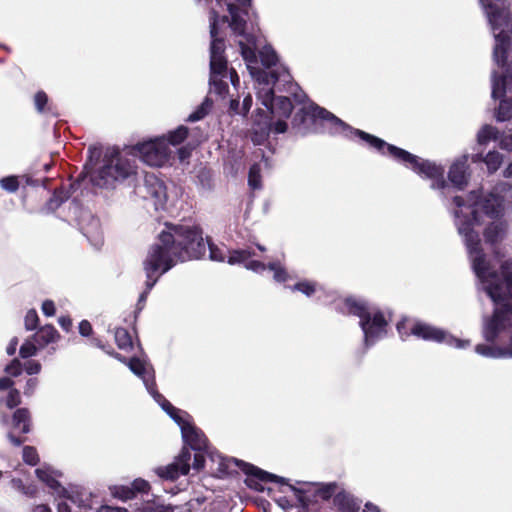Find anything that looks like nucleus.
I'll return each mask as SVG.
<instances>
[{
	"instance_id": "nucleus-1",
	"label": "nucleus",
	"mask_w": 512,
	"mask_h": 512,
	"mask_svg": "<svg viewBox=\"0 0 512 512\" xmlns=\"http://www.w3.org/2000/svg\"><path fill=\"white\" fill-rule=\"evenodd\" d=\"M292 128L301 136L309 133L327 132L332 135H342L349 139L359 137L368 143L370 147L375 148L384 155H390L416 174L431 179L432 189L441 190L442 193L449 189V185L444 179V168L441 165L422 159L367 132L355 129L331 112L314 103L303 106L295 114L292 120Z\"/></svg>"
},
{
	"instance_id": "nucleus-2",
	"label": "nucleus",
	"mask_w": 512,
	"mask_h": 512,
	"mask_svg": "<svg viewBox=\"0 0 512 512\" xmlns=\"http://www.w3.org/2000/svg\"><path fill=\"white\" fill-rule=\"evenodd\" d=\"M474 273L481 289L494 303L490 316H483L482 337L487 342L477 344L475 352L491 359L512 358V261L502 265L503 281L481 261L479 253H472Z\"/></svg>"
},
{
	"instance_id": "nucleus-3",
	"label": "nucleus",
	"mask_w": 512,
	"mask_h": 512,
	"mask_svg": "<svg viewBox=\"0 0 512 512\" xmlns=\"http://www.w3.org/2000/svg\"><path fill=\"white\" fill-rule=\"evenodd\" d=\"M505 189L506 184L501 183L485 195L482 194V190H473L466 198L462 196L453 197V203L456 206L454 210L455 225L459 235L463 237L472 269L474 270L472 252L473 254L479 253L483 264L488 266L490 271L496 273L500 281H503L504 278L502 266H500L501 271L498 273L483 252L479 233L475 230V227L480 225V212L494 219L484 229V238L485 242L492 246L495 257L500 258L501 255L494 246L500 243L507 233V223L500 218L504 211V197L501 195V192ZM508 261H512V259H508ZM505 262H507V260L502 262L501 265Z\"/></svg>"
},
{
	"instance_id": "nucleus-4",
	"label": "nucleus",
	"mask_w": 512,
	"mask_h": 512,
	"mask_svg": "<svg viewBox=\"0 0 512 512\" xmlns=\"http://www.w3.org/2000/svg\"><path fill=\"white\" fill-rule=\"evenodd\" d=\"M252 0H216L220 7L225 6L229 16H220V12L215 6L210 7L209 27H210V91L219 96H224L228 92L227 79L236 88L239 85V76L231 68L228 70V63L225 57V37L221 32V27L225 24L231 28L233 34L240 37L238 44L242 54L241 42H246L248 35L256 38L255 54L260 61L259 37L256 34L257 16L252 9Z\"/></svg>"
},
{
	"instance_id": "nucleus-5",
	"label": "nucleus",
	"mask_w": 512,
	"mask_h": 512,
	"mask_svg": "<svg viewBox=\"0 0 512 512\" xmlns=\"http://www.w3.org/2000/svg\"><path fill=\"white\" fill-rule=\"evenodd\" d=\"M241 46L243 60L256 83L258 100L273 116L288 118L293 109L290 97H276L275 93L287 92L297 103H303L306 94L292 81L289 71L278 64L277 54L271 46L266 45L261 49L260 61L255 54L256 38L253 35H248Z\"/></svg>"
},
{
	"instance_id": "nucleus-6",
	"label": "nucleus",
	"mask_w": 512,
	"mask_h": 512,
	"mask_svg": "<svg viewBox=\"0 0 512 512\" xmlns=\"http://www.w3.org/2000/svg\"><path fill=\"white\" fill-rule=\"evenodd\" d=\"M206 252L202 231L197 226L166 225L148 250L143 262L146 274L145 290L141 301L147 300L159 277L174 267L177 262L201 258Z\"/></svg>"
},
{
	"instance_id": "nucleus-7",
	"label": "nucleus",
	"mask_w": 512,
	"mask_h": 512,
	"mask_svg": "<svg viewBox=\"0 0 512 512\" xmlns=\"http://www.w3.org/2000/svg\"><path fill=\"white\" fill-rule=\"evenodd\" d=\"M479 1L495 38L493 60L499 68L503 69L501 74L493 70L491 75V96L495 100L501 99L496 119L499 122L509 121L512 119V99L503 97L507 91L512 90V67L507 64V54L512 48V16L501 0Z\"/></svg>"
},
{
	"instance_id": "nucleus-8",
	"label": "nucleus",
	"mask_w": 512,
	"mask_h": 512,
	"mask_svg": "<svg viewBox=\"0 0 512 512\" xmlns=\"http://www.w3.org/2000/svg\"><path fill=\"white\" fill-rule=\"evenodd\" d=\"M343 305L348 314L359 318V327L363 332V353L386 337L389 323L378 306L355 297L346 298Z\"/></svg>"
},
{
	"instance_id": "nucleus-9",
	"label": "nucleus",
	"mask_w": 512,
	"mask_h": 512,
	"mask_svg": "<svg viewBox=\"0 0 512 512\" xmlns=\"http://www.w3.org/2000/svg\"><path fill=\"white\" fill-rule=\"evenodd\" d=\"M134 159L124 158L117 150L107 153L103 165L91 175V182L100 188H113L115 183L136 174Z\"/></svg>"
},
{
	"instance_id": "nucleus-10",
	"label": "nucleus",
	"mask_w": 512,
	"mask_h": 512,
	"mask_svg": "<svg viewBox=\"0 0 512 512\" xmlns=\"http://www.w3.org/2000/svg\"><path fill=\"white\" fill-rule=\"evenodd\" d=\"M218 457H219L220 463H235L236 466H238L246 474L247 478L245 480V483L251 489H254L256 491H263L264 490L263 483L275 482L280 485H286L289 488V490H291L294 493L295 497L301 504H307L310 501V499L306 496V493L304 490L297 488L294 485L288 484V479H286L284 477H280L275 474L266 472L256 466L246 463L242 460L223 459L220 456H218Z\"/></svg>"
},
{
	"instance_id": "nucleus-11",
	"label": "nucleus",
	"mask_w": 512,
	"mask_h": 512,
	"mask_svg": "<svg viewBox=\"0 0 512 512\" xmlns=\"http://www.w3.org/2000/svg\"><path fill=\"white\" fill-rule=\"evenodd\" d=\"M229 253L227 262L231 265L243 264L248 270L256 273H262L266 269L273 272V278L276 282L282 283L288 279L286 270L281 266L279 262H271L265 265L263 262L258 260H251L252 256H255V252L252 248L248 247L245 249L227 250Z\"/></svg>"
},
{
	"instance_id": "nucleus-12",
	"label": "nucleus",
	"mask_w": 512,
	"mask_h": 512,
	"mask_svg": "<svg viewBox=\"0 0 512 512\" xmlns=\"http://www.w3.org/2000/svg\"><path fill=\"white\" fill-rule=\"evenodd\" d=\"M180 427L182 438L185 444L189 445V450L206 451L208 449V440L204 433L195 427L189 420L190 416L174 407L172 409H163Z\"/></svg>"
},
{
	"instance_id": "nucleus-13",
	"label": "nucleus",
	"mask_w": 512,
	"mask_h": 512,
	"mask_svg": "<svg viewBox=\"0 0 512 512\" xmlns=\"http://www.w3.org/2000/svg\"><path fill=\"white\" fill-rule=\"evenodd\" d=\"M133 150L144 163L152 167H162L171 155L165 135L140 142Z\"/></svg>"
},
{
	"instance_id": "nucleus-14",
	"label": "nucleus",
	"mask_w": 512,
	"mask_h": 512,
	"mask_svg": "<svg viewBox=\"0 0 512 512\" xmlns=\"http://www.w3.org/2000/svg\"><path fill=\"white\" fill-rule=\"evenodd\" d=\"M129 369L143 380L148 393L162 409H172V404L156 389L154 370L150 364L137 357H132L127 363Z\"/></svg>"
},
{
	"instance_id": "nucleus-15",
	"label": "nucleus",
	"mask_w": 512,
	"mask_h": 512,
	"mask_svg": "<svg viewBox=\"0 0 512 512\" xmlns=\"http://www.w3.org/2000/svg\"><path fill=\"white\" fill-rule=\"evenodd\" d=\"M135 191L143 199L152 201L155 210L165 208L167 201L166 187L154 173H145L143 183L138 184Z\"/></svg>"
},
{
	"instance_id": "nucleus-16",
	"label": "nucleus",
	"mask_w": 512,
	"mask_h": 512,
	"mask_svg": "<svg viewBox=\"0 0 512 512\" xmlns=\"http://www.w3.org/2000/svg\"><path fill=\"white\" fill-rule=\"evenodd\" d=\"M411 334L426 341L443 342L459 349L466 348L470 345L469 340L456 338L443 329L422 322H417L413 325Z\"/></svg>"
},
{
	"instance_id": "nucleus-17",
	"label": "nucleus",
	"mask_w": 512,
	"mask_h": 512,
	"mask_svg": "<svg viewBox=\"0 0 512 512\" xmlns=\"http://www.w3.org/2000/svg\"><path fill=\"white\" fill-rule=\"evenodd\" d=\"M191 452L188 447H183L175 461L166 465L159 466L154 469L155 474L163 479L174 481L181 475H187L190 470Z\"/></svg>"
},
{
	"instance_id": "nucleus-18",
	"label": "nucleus",
	"mask_w": 512,
	"mask_h": 512,
	"mask_svg": "<svg viewBox=\"0 0 512 512\" xmlns=\"http://www.w3.org/2000/svg\"><path fill=\"white\" fill-rule=\"evenodd\" d=\"M80 230L89 242L98 246L102 243V232L100 220L91 212L84 211L79 220Z\"/></svg>"
},
{
	"instance_id": "nucleus-19",
	"label": "nucleus",
	"mask_w": 512,
	"mask_h": 512,
	"mask_svg": "<svg viewBox=\"0 0 512 512\" xmlns=\"http://www.w3.org/2000/svg\"><path fill=\"white\" fill-rule=\"evenodd\" d=\"M258 114L254 119L252 128V141L255 144L264 143L272 131V119L261 109H258Z\"/></svg>"
},
{
	"instance_id": "nucleus-20",
	"label": "nucleus",
	"mask_w": 512,
	"mask_h": 512,
	"mask_svg": "<svg viewBox=\"0 0 512 512\" xmlns=\"http://www.w3.org/2000/svg\"><path fill=\"white\" fill-rule=\"evenodd\" d=\"M469 156L464 155L461 159L455 161L448 172V179L454 188L462 190L467 185V161Z\"/></svg>"
},
{
	"instance_id": "nucleus-21",
	"label": "nucleus",
	"mask_w": 512,
	"mask_h": 512,
	"mask_svg": "<svg viewBox=\"0 0 512 512\" xmlns=\"http://www.w3.org/2000/svg\"><path fill=\"white\" fill-rule=\"evenodd\" d=\"M60 496L70 500L71 503L75 504L84 512L94 508L92 493L84 488L71 487L70 489H67L66 494H61Z\"/></svg>"
},
{
	"instance_id": "nucleus-22",
	"label": "nucleus",
	"mask_w": 512,
	"mask_h": 512,
	"mask_svg": "<svg viewBox=\"0 0 512 512\" xmlns=\"http://www.w3.org/2000/svg\"><path fill=\"white\" fill-rule=\"evenodd\" d=\"M471 161L473 163H479L483 161L486 164L488 171L493 173L500 168L503 162V157L499 152L493 150L489 151L485 157H483L481 152L473 154L471 156Z\"/></svg>"
},
{
	"instance_id": "nucleus-23",
	"label": "nucleus",
	"mask_w": 512,
	"mask_h": 512,
	"mask_svg": "<svg viewBox=\"0 0 512 512\" xmlns=\"http://www.w3.org/2000/svg\"><path fill=\"white\" fill-rule=\"evenodd\" d=\"M333 503L341 512H359L360 509V502L347 492L337 493Z\"/></svg>"
},
{
	"instance_id": "nucleus-24",
	"label": "nucleus",
	"mask_w": 512,
	"mask_h": 512,
	"mask_svg": "<svg viewBox=\"0 0 512 512\" xmlns=\"http://www.w3.org/2000/svg\"><path fill=\"white\" fill-rule=\"evenodd\" d=\"M31 419L27 408L17 409L12 417V427L15 432L27 434L30 432Z\"/></svg>"
},
{
	"instance_id": "nucleus-25",
	"label": "nucleus",
	"mask_w": 512,
	"mask_h": 512,
	"mask_svg": "<svg viewBox=\"0 0 512 512\" xmlns=\"http://www.w3.org/2000/svg\"><path fill=\"white\" fill-rule=\"evenodd\" d=\"M58 337L59 334L54 326L45 325L32 336V339L39 348H44L46 345L55 342Z\"/></svg>"
},
{
	"instance_id": "nucleus-26",
	"label": "nucleus",
	"mask_w": 512,
	"mask_h": 512,
	"mask_svg": "<svg viewBox=\"0 0 512 512\" xmlns=\"http://www.w3.org/2000/svg\"><path fill=\"white\" fill-rule=\"evenodd\" d=\"M150 489V484L148 481L138 478L132 482L131 487H122L120 497L124 500L132 499L135 496V493H147Z\"/></svg>"
},
{
	"instance_id": "nucleus-27",
	"label": "nucleus",
	"mask_w": 512,
	"mask_h": 512,
	"mask_svg": "<svg viewBox=\"0 0 512 512\" xmlns=\"http://www.w3.org/2000/svg\"><path fill=\"white\" fill-rule=\"evenodd\" d=\"M35 474L40 481L44 482L49 488H51L59 495L66 494L67 488L62 487L61 484L51 475L48 470L38 468L35 470Z\"/></svg>"
},
{
	"instance_id": "nucleus-28",
	"label": "nucleus",
	"mask_w": 512,
	"mask_h": 512,
	"mask_svg": "<svg viewBox=\"0 0 512 512\" xmlns=\"http://www.w3.org/2000/svg\"><path fill=\"white\" fill-rule=\"evenodd\" d=\"M498 130L491 125H484L477 133L478 145H486L491 140L498 139Z\"/></svg>"
},
{
	"instance_id": "nucleus-29",
	"label": "nucleus",
	"mask_w": 512,
	"mask_h": 512,
	"mask_svg": "<svg viewBox=\"0 0 512 512\" xmlns=\"http://www.w3.org/2000/svg\"><path fill=\"white\" fill-rule=\"evenodd\" d=\"M213 102L206 97L204 101L186 119L187 122H196L203 119L211 110Z\"/></svg>"
},
{
	"instance_id": "nucleus-30",
	"label": "nucleus",
	"mask_w": 512,
	"mask_h": 512,
	"mask_svg": "<svg viewBox=\"0 0 512 512\" xmlns=\"http://www.w3.org/2000/svg\"><path fill=\"white\" fill-rule=\"evenodd\" d=\"M188 136V128L184 125L178 126L176 129L170 131L166 137L168 146H176L181 144Z\"/></svg>"
},
{
	"instance_id": "nucleus-31",
	"label": "nucleus",
	"mask_w": 512,
	"mask_h": 512,
	"mask_svg": "<svg viewBox=\"0 0 512 512\" xmlns=\"http://www.w3.org/2000/svg\"><path fill=\"white\" fill-rule=\"evenodd\" d=\"M248 185L252 189L261 188V167L260 164L254 163L249 168Z\"/></svg>"
},
{
	"instance_id": "nucleus-32",
	"label": "nucleus",
	"mask_w": 512,
	"mask_h": 512,
	"mask_svg": "<svg viewBox=\"0 0 512 512\" xmlns=\"http://www.w3.org/2000/svg\"><path fill=\"white\" fill-rule=\"evenodd\" d=\"M10 484L12 488L29 497H33L37 492V488L35 485H25L23 481L19 478H13L10 481Z\"/></svg>"
},
{
	"instance_id": "nucleus-33",
	"label": "nucleus",
	"mask_w": 512,
	"mask_h": 512,
	"mask_svg": "<svg viewBox=\"0 0 512 512\" xmlns=\"http://www.w3.org/2000/svg\"><path fill=\"white\" fill-rule=\"evenodd\" d=\"M115 341L120 349H127L132 346L131 336L125 328L116 329Z\"/></svg>"
},
{
	"instance_id": "nucleus-34",
	"label": "nucleus",
	"mask_w": 512,
	"mask_h": 512,
	"mask_svg": "<svg viewBox=\"0 0 512 512\" xmlns=\"http://www.w3.org/2000/svg\"><path fill=\"white\" fill-rule=\"evenodd\" d=\"M34 105L39 113H45L51 110V107L48 106V96L44 91H38L35 94Z\"/></svg>"
},
{
	"instance_id": "nucleus-35",
	"label": "nucleus",
	"mask_w": 512,
	"mask_h": 512,
	"mask_svg": "<svg viewBox=\"0 0 512 512\" xmlns=\"http://www.w3.org/2000/svg\"><path fill=\"white\" fill-rule=\"evenodd\" d=\"M23 461L31 466H35L39 462L37 450L33 446H25L22 452Z\"/></svg>"
},
{
	"instance_id": "nucleus-36",
	"label": "nucleus",
	"mask_w": 512,
	"mask_h": 512,
	"mask_svg": "<svg viewBox=\"0 0 512 512\" xmlns=\"http://www.w3.org/2000/svg\"><path fill=\"white\" fill-rule=\"evenodd\" d=\"M37 343L34 342V340L28 339L26 340L20 347L19 354L22 358L26 359L31 356L36 355L37 349H38Z\"/></svg>"
},
{
	"instance_id": "nucleus-37",
	"label": "nucleus",
	"mask_w": 512,
	"mask_h": 512,
	"mask_svg": "<svg viewBox=\"0 0 512 512\" xmlns=\"http://www.w3.org/2000/svg\"><path fill=\"white\" fill-rule=\"evenodd\" d=\"M293 291H299L306 296H312L316 291V285L309 281L298 282L291 287Z\"/></svg>"
},
{
	"instance_id": "nucleus-38",
	"label": "nucleus",
	"mask_w": 512,
	"mask_h": 512,
	"mask_svg": "<svg viewBox=\"0 0 512 512\" xmlns=\"http://www.w3.org/2000/svg\"><path fill=\"white\" fill-rule=\"evenodd\" d=\"M209 248V257L213 261L223 262L226 259L225 250L213 244L209 240L207 241Z\"/></svg>"
},
{
	"instance_id": "nucleus-39",
	"label": "nucleus",
	"mask_w": 512,
	"mask_h": 512,
	"mask_svg": "<svg viewBox=\"0 0 512 512\" xmlns=\"http://www.w3.org/2000/svg\"><path fill=\"white\" fill-rule=\"evenodd\" d=\"M0 185L4 190L10 193L16 192L19 188V182L15 176H7L2 178L0 180Z\"/></svg>"
},
{
	"instance_id": "nucleus-40",
	"label": "nucleus",
	"mask_w": 512,
	"mask_h": 512,
	"mask_svg": "<svg viewBox=\"0 0 512 512\" xmlns=\"http://www.w3.org/2000/svg\"><path fill=\"white\" fill-rule=\"evenodd\" d=\"M38 314L35 309H31L26 313L24 324L27 330H34L38 325Z\"/></svg>"
},
{
	"instance_id": "nucleus-41",
	"label": "nucleus",
	"mask_w": 512,
	"mask_h": 512,
	"mask_svg": "<svg viewBox=\"0 0 512 512\" xmlns=\"http://www.w3.org/2000/svg\"><path fill=\"white\" fill-rule=\"evenodd\" d=\"M5 372L13 377H17L22 372V364L21 362L15 358L13 359L6 367Z\"/></svg>"
},
{
	"instance_id": "nucleus-42",
	"label": "nucleus",
	"mask_w": 512,
	"mask_h": 512,
	"mask_svg": "<svg viewBox=\"0 0 512 512\" xmlns=\"http://www.w3.org/2000/svg\"><path fill=\"white\" fill-rule=\"evenodd\" d=\"M21 402L20 392L17 389H10L6 398V405L12 409L19 405Z\"/></svg>"
},
{
	"instance_id": "nucleus-43",
	"label": "nucleus",
	"mask_w": 512,
	"mask_h": 512,
	"mask_svg": "<svg viewBox=\"0 0 512 512\" xmlns=\"http://www.w3.org/2000/svg\"><path fill=\"white\" fill-rule=\"evenodd\" d=\"M194 460H193V468L197 471L201 470L205 464V453H209L208 449L206 451H195Z\"/></svg>"
},
{
	"instance_id": "nucleus-44",
	"label": "nucleus",
	"mask_w": 512,
	"mask_h": 512,
	"mask_svg": "<svg viewBox=\"0 0 512 512\" xmlns=\"http://www.w3.org/2000/svg\"><path fill=\"white\" fill-rule=\"evenodd\" d=\"M335 490L336 484L329 483L319 490L320 497L324 500H327L335 493Z\"/></svg>"
},
{
	"instance_id": "nucleus-45",
	"label": "nucleus",
	"mask_w": 512,
	"mask_h": 512,
	"mask_svg": "<svg viewBox=\"0 0 512 512\" xmlns=\"http://www.w3.org/2000/svg\"><path fill=\"white\" fill-rule=\"evenodd\" d=\"M102 150L100 147L97 146H90L88 149V160L89 163L92 165L93 161H98L101 157Z\"/></svg>"
},
{
	"instance_id": "nucleus-46",
	"label": "nucleus",
	"mask_w": 512,
	"mask_h": 512,
	"mask_svg": "<svg viewBox=\"0 0 512 512\" xmlns=\"http://www.w3.org/2000/svg\"><path fill=\"white\" fill-rule=\"evenodd\" d=\"M25 371L29 375L38 374L41 371V364L37 361H28L25 364Z\"/></svg>"
},
{
	"instance_id": "nucleus-47",
	"label": "nucleus",
	"mask_w": 512,
	"mask_h": 512,
	"mask_svg": "<svg viewBox=\"0 0 512 512\" xmlns=\"http://www.w3.org/2000/svg\"><path fill=\"white\" fill-rule=\"evenodd\" d=\"M64 202V198L57 193H54L53 196L47 203L48 209L55 210Z\"/></svg>"
},
{
	"instance_id": "nucleus-48",
	"label": "nucleus",
	"mask_w": 512,
	"mask_h": 512,
	"mask_svg": "<svg viewBox=\"0 0 512 512\" xmlns=\"http://www.w3.org/2000/svg\"><path fill=\"white\" fill-rule=\"evenodd\" d=\"M42 312L45 316H53L55 314V304L52 300H45L42 303Z\"/></svg>"
},
{
	"instance_id": "nucleus-49",
	"label": "nucleus",
	"mask_w": 512,
	"mask_h": 512,
	"mask_svg": "<svg viewBox=\"0 0 512 512\" xmlns=\"http://www.w3.org/2000/svg\"><path fill=\"white\" fill-rule=\"evenodd\" d=\"M199 181L202 187L206 190H210L212 188L211 179L209 172L203 171L198 176Z\"/></svg>"
},
{
	"instance_id": "nucleus-50",
	"label": "nucleus",
	"mask_w": 512,
	"mask_h": 512,
	"mask_svg": "<svg viewBox=\"0 0 512 512\" xmlns=\"http://www.w3.org/2000/svg\"><path fill=\"white\" fill-rule=\"evenodd\" d=\"M38 385V380L36 378H30L26 382L25 388H24V394L27 396H31L34 391L36 390Z\"/></svg>"
},
{
	"instance_id": "nucleus-51",
	"label": "nucleus",
	"mask_w": 512,
	"mask_h": 512,
	"mask_svg": "<svg viewBox=\"0 0 512 512\" xmlns=\"http://www.w3.org/2000/svg\"><path fill=\"white\" fill-rule=\"evenodd\" d=\"M499 146L503 150L512 151V135H503L499 139Z\"/></svg>"
},
{
	"instance_id": "nucleus-52",
	"label": "nucleus",
	"mask_w": 512,
	"mask_h": 512,
	"mask_svg": "<svg viewBox=\"0 0 512 512\" xmlns=\"http://www.w3.org/2000/svg\"><path fill=\"white\" fill-rule=\"evenodd\" d=\"M92 326L90 324L89 321L87 320H82L79 324V333L84 336V337H87L89 335H91L92 333Z\"/></svg>"
},
{
	"instance_id": "nucleus-53",
	"label": "nucleus",
	"mask_w": 512,
	"mask_h": 512,
	"mask_svg": "<svg viewBox=\"0 0 512 512\" xmlns=\"http://www.w3.org/2000/svg\"><path fill=\"white\" fill-rule=\"evenodd\" d=\"M287 128L288 125L284 120L279 119L275 123L272 122V131H274L276 134L286 132Z\"/></svg>"
},
{
	"instance_id": "nucleus-54",
	"label": "nucleus",
	"mask_w": 512,
	"mask_h": 512,
	"mask_svg": "<svg viewBox=\"0 0 512 512\" xmlns=\"http://www.w3.org/2000/svg\"><path fill=\"white\" fill-rule=\"evenodd\" d=\"M58 323H59L60 327L66 332H69L72 327V320L68 316L59 317Z\"/></svg>"
},
{
	"instance_id": "nucleus-55",
	"label": "nucleus",
	"mask_w": 512,
	"mask_h": 512,
	"mask_svg": "<svg viewBox=\"0 0 512 512\" xmlns=\"http://www.w3.org/2000/svg\"><path fill=\"white\" fill-rule=\"evenodd\" d=\"M7 437L14 446H20L26 441V437H18L14 432H8Z\"/></svg>"
},
{
	"instance_id": "nucleus-56",
	"label": "nucleus",
	"mask_w": 512,
	"mask_h": 512,
	"mask_svg": "<svg viewBox=\"0 0 512 512\" xmlns=\"http://www.w3.org/2000/svg\"><path fill=\"white\" fill-rule=\"evenodd\" d=\"M251 106H252V96L250 94H248L247 96L244 97L242 106H241L243 116H245L249 112Z\"/></svg>"
},
{
	"instance_id": "nucleus-57",
	"label": "nucleus",
	"mask_w": 512,
	"mask_h": 512,
	"mask_svg": "<svg viewBox=\"0 0 512 512\" xmlns=\"http://www.w3.org/2000/svg\"><path fill=\"white\" fill-rule=\"evenodd\" d=\"M17 346H18V338L17 337H13L7 348H6V352L9 356H12L15 354L16 350H17Z\"/></svg>"
},
{
	"instance_id": "nucleus-58",
	"label": "nucleus",
	"mask_w": 512,
	"mask_h": 512,
	"mask_svg": "<svg viewBox=\"0 0 512 512\" xmlns=\"http://www.w3.org/2000/svg\"><path fill=\"white\" fill-rule=\"evenodd\" d=\"M13 385H14V381L12 379H10L9 377L0 378V391L12 389Z\"/></svg>"
},
{
	"instance_id": "nucleus-59",
	"label": "nucleus",
	"mask_w": 512,
	"mask_h": 512,
	"mask_svg": "<svg viewBox=\"0 0 512 512\" xmlns=\"http://www.w3.org/2000/svg\"><path fill=\"white\" fill-rule=\"evenodd\" d=\"M230 110L235 114L243 115L242 107H240L239 101L236 99L230 101Z\"/></svg>"
},
{
	"instance_id": "nucleus-60",
	"label": "nucleus",
	"mask_w": 512,
	"mask_h": 512,
	"mask_svg": "<svg viewBox=\"0 0 512 512\" xmlns=\"http://www.w3.org/2000/svg\"><path fill=\"white\" fill-rule=\"evenodd\" d=\"M91 344L104 350L107 354H110V350L106 347V345L103 344L102 340L99 338H93L91 340Z\"/></svg>"
},
{
	"instance_id": "nucleus-61",
	"label": "nucleus",
	"mask_w": 512,
	"mask_h": 512,
	"mask_svg": "<svg viewBox=\"0 0 512 512\" xmlns=\"http://www.w3.org/2000/svg\"><path fill=\"white\" fill-rule=\"evenodd\" d=\"M100 512H128L125 508L103 506Z\"/></svg>"
},
{
	"instance_id": "nucleus-62",
	"label": "nucleus",
	"mask_w": 512,
	"mask_h": 512,
	"mask_svg": "<svg viewBox=\"0 0 512 512\" xmlns=\"http://www.w3.org/2000/svg\"><path fill=\"white\" fill-rule=\"evenodd\" d=\"M32 512H52L51 508L47 505L40 504L33 508Z\"/></svg>"
},
{
	"instance_id": "nucleus-63",
	"label": "nucleus",
	"mask_w": 512,
	"mask_h": 512,
	"mask_svg": "<svg viewBox=\"0 0 512 512\" xmlns=\"http://www.w3.org/2000/svg\"><path fill=\"white\" fill-rule=\"evenodd\" d=\"M363 512H380V509L378 506L368 502L366 503Z\"/></svg>"
},
{
	"instance_id": "nucleus-64",
	"label": "nucleus",
	"mask_w": 512,
	"mask_h": 512,
	"mask_svg": "<svg viewBox=\"0 0 512 512\" xmlns=\"http://www.w3.org/2000/svg\"><path fill=\"white\" fill-rule=\"evenodd\" d=\"M109 355H112L113 357H115L116 359H118L119 361H121V362H123V363H125V364H127V363H128V360H127L124 356H122L121 354H119V353H116V352H112V351H110V354H109Z\"/></svg>"
}]
</instances>
